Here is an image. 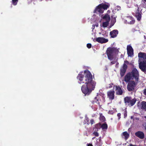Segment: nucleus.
Here are the masks:
<instances>
[{"mask_svg":"<svg viewBox=\"0 0 146 146\" xmlns=\"http://www.w3.org/2000/svg\"><path fill=\"white\" fill-rule=\"evenodd\" d=\"M77 78L79 84H84L82 87V92L85 95L89 94L95 88L96 84L92 80V76L90 72L86 70L84 72H80Z\"/></svg>","mask_w":146,"mask_h":146,"instance_id":"obj_1","label":"nucleus"},{"mask_svg":"<svg viewBox=\"0 0 146 146\" xmlns=\"http://www.w3.org/2000/svg\"><path fill=\"white\" fill-rule=\"evenodd\" d=\"M119 51L114 48H109L107 50V53L108 58L111 61V63L112 64L116 62L117 60V58L115 55L117 54Z\"/></svg>","mask_w":146,"mask_h":146,"instance_id":"obj_2","label":"nucleus"},{"mask_svg":"<svg viewBox=\"0 0 146 146\" xmlns=\"http://www.w3.org/2000/svg\"><path fill=\"white\" fill-rule=\"evenodd\" d=\"M139 68L143 72L146 71V54L140 52L138 55Z\"/></svg>","mask_w":146,"mask_h":146,"instance_id":"obj_3","label":"nucleus"},{"mask_svg":"<svg viewBox=\"0 0 146 146\" xmlns=\"http://www.w3.org/2000/svg\"><path fill=\"white\" fill-rule=\"evenodd\" d=\"M139 78V73L135 68H133L131 73H129L126 75L125 77V81L128 82L130 80H134L138 82Z\"/></svg>","mask_w":146,"mask_h":146,"instance_id":"obj_4","label":"nucleus"},{"mask_svg":"<svg viewBox=\"0 0 146 146\" xmlns=\"http://www.w3.org/2000/svg\"><path fill=\"white\" fill-rule=\"evenodd\" d=\"M110 6V4L109 3H102L100 4L95 8L94 12H97L100 13H104V10H107Z\"/></svg>","mask_w":146,"mask_h":146,"instance_id":"obj_5","label":"nucleus"},{"mask_svg":"<svg viewBox=\"0 0 146 146\" xmlns=\"http://www.w3.org/2000/svg\"><path fill=\"white\" fill-rule=\"evenodd\" d=\"M105 101L104 95L103 94H101L98 95L95 98L94 102L95 103L100 106V104Z\"/></svg>","mask_w":146,"mask_h":146,"instance_id":"obj_6","label":"nucleus"},{"mask_svg":"<svg viewBox=\"0 0 146 146\" xmlns=\"http://www.w3.org/2000/svg\"><path fill=\"white\" fill-rule=\"evenodd\" d=\"M134 80L130 81L128 83L127 86V89L129 91H131L134 90L137 82H135Z\"/></svg>","mask_w":146,"mask_h":146,"instance_id":"obj_7","label":"nucleus"},{"mask_svg":"<svg viewBox=\"0 0 146 146\" xmlns=\"http://www.w3.org/2000/svg\"><path fill=\"white\" fill-rule=\"evenodd\" d=\"M110 13L111 11L110 10H108L106 13L101 15L102 19L105 21H110Z\"/></svg>","mask_w":146,"mask_h":146,"instance_id":"obj_8","label":"nucleus"},{"mask_svg":"<svg viewBox=\"0 0 146 146\" xmlns=\"http://www.w3.org/2000/svg\"><path fill=\"white\" fill-rule=\"evenodd\" d=\"M129 63L127 61H125L123 64L122 68L120 69V75L121 76H123L125 73L126 71V69L127 68V64Z\"/></svg>","mask_w":146,"mask_h":146,"instance_id":"obj_9","label":"nucleus"},{"mask_svg":"<svg viewBox=\"0 0 146 146\" xmlns=\"http://www.w3.org/2000/svg\"><path fill=\"white\" fill-rule=\"evenodd\" d=\"M127 49L128 56L130 57L132 56L133 54V50L131 46L130 45H128Z\"/></svg>","mask_w":146,"mask_h":146,"instance_id":"obj_10","label":"nucleus"},{"mask_svg":"<svg viewBox=\"0 0 146 146\" xmlns=\"http://www.w3.org/2000/svg\"><path fill=\"white\" fill-rule=\"evenodd\" d=\"M124 19L126 21V23L129 24H133L135 22L133 18L131 16L126 17Z\"/></svg>","mask_w":146,"mask_h":146,"instance_id":"obj_11","label":"nucleus"},{"mask_svg":"<svg viewBox=\"0 0 146 146\" xmlns=\"http://www.w3.org/2000/svg\"><path fill=\"white\" fill-rule=\"evenodd\" d=\"M113 89L115 91L116 93L118 95H121L122 94L123 91L119 86H113Z\"/></svg>","mask_w":146,"mask_h":146,"instance_id":"obj_12","label":"nucleus"},{"mask_svg":"<svg viewBox=\"0 0 146 146\" xmlns=\"http://www.w3.org/2000/svg\"><path fill=\"white\" fill-rule=\"evenodd\" d=\"M96 40L98 42L101 43L107 42L108 41V39L105 38L103 37H98L96 38Z\"/></svg>","mask_w":146,"mask_h":146,"instance_id":"obj_13","label":"nucleus"},{"mask_svg":"<svg viewBox=\"0 0 146 146\" xmlns=\"http://www.w3.org/2000/svg\"><path fill=\"white\" fill-rule=\"evenodd\" d=\"M114 93L115 92L113 91L108 92V96L110 99L113 100L114 99Z\"/></svg>","mask_w":146,"mask_h":146,"instance_id":"obj_14","label":"nucleus"},{"mask_svg":"<svg viewBox=\"0 0 146 146\" xmlns=\"http://www.w3.org/2000/svg\"><path fill=\"white\" fill-rule=\"evenodd\" d=\"M118 31L117 30H114L111 31L110 33V35L112 38L116 37L118 34Z\"/></svg>","mask_w":146,"mask_h":146,"instance_id":"obj_15","label":"nucleus"},{"mask_svg":"<svg viewBox=\"0 0 146 146\" xmlns=\"http://www.w3.org/2000/svg\"><path fill=\"white\" fill-rule=\"evenodd\" d=\"M100 127H101L103 129H106L107 128L108 126L107 124L106 123H104L102 125L100 124H97L96 126V127L97 129L100 128Z\"/></svg>","mask_w":146,"mask_h":146,"instance_id":"obj_16","label":"nucleus"},{"mask_svg":"<svg viewBox=\"0 0 146 146\" xmlns=\"http://www.w3.org/2000/svg\"><path fill=\"white\" fill-rule=\"evenodd\" d=\"M116 16L114 15H112L111 16V24L110 26V27L111 28L112 27L114 24L116 22Z\"/></svg>","mask_w":146,"mask_h":146,"instance_id":"obj_17","label":"nucleus"},{"mask_svg":"<svg viewBox=\"0 0 146 146\" xmlns=\"http://www.w3.org/2000/svg\"><path fill=\"white\" fill-rule=\"evenodd\" d=\"M135 135L137 136L141 139L143 138L144 136L143 133L140 131L136 133Z\"/></svg>","mask_w":146,"mask_h":146,"instance_id":"obj_18","label":"nucleus"},{"mask_svg":"<svg viewBox=\"0 0 146 146\" xmlns=\"http://www.w3.org/2000/svg\"><path fill=\"white\" fill-rule=\"evenodd\" d=\"M138 9V8L137 9V11L136 13L135 16L137 20L138 21H140L141 19V15L140 13L139 12Z\"/></svg>","mask_w":146,"mask_h":146,"instance_id":"obj_19","label":"nucleus"},{"mask_svg":"<svg viewBox=\"0 0 146 146\" xmlns=\"http://www.w3.org/2000/svg\"><path fill=\"white\" fill-rule=\"evenodd\" d=\"M141 107L142 108L146 111V102H142L141 103Z\"/></svg>","mask_w":146,"mask_h":146,"instance_id":"obj_20","label":"nucleus"},{"mask_svg":"<svg viewBox=\"0 0 146 146\" xmlns=\"http://www.w3.org/2000/svg\"><path fill=\"white\" fill-rule=\"evenodd\" d=\"M131 98L129 97H126L125 98V103H127L128 105H129V103Z\"/></svg>","mask_w":146,"mask_h":146,"instance_id":"obj_21","label":"nucleus"},{"mask_svg":"<svg viewBox=\"0 0 146 146\" xmlns=\"http://www.w3.org/2000/svg\"><path fill=\"white\" fill-rule=\"evenodd\" d=\"M110 21H105L103 22L102 25V26L104 27H107L109 24Z\"/></svg>","mask_w":146,"mask_h":146,"instance_id":"obj_22","label":"nucleus"},{"mask_svg":"<svg viewBox=\"0 0 146 146\" xmlns=\"http://www.w3.org/2000/svg\"><path fill=\"white\" fill-rule=\"evenodd\" d=\"M136 101V100L135 98H133L132 99H131L129 103V104L131 105V106H133L135 103Z\"/></svg>","mask_w":146,"mask_h":146,"instance_id":"obj_23","label":"nucleus"},{"mask_svg":"<svg viewBox=\"0 0 146 146\" xmlns=\"http://www.w3.org/2000/svg\"><path fill=\"white\" fill-rule=\"evenodd\" d=\"M123 136H124V138L126 139L129 137V134L127 132H124L123 133Z\"/></svg>","mask_w":146,"mask_h":146,"instance_id":"obj_24","label":"nucleus"},{"mask_svg":"<svg viewBox=\"0 0 146 146\" xmlns=\"http://www.w3.org/2000/svg\"><path fill=\"white\" fill-rule=\"evenodd\" d=\"M100 119L102 121H104L105 119L104 117L101 114L100 115Z\"/></svg>","mask_w":146,"mask_h":146,"instance_id":"obj_25","label":"nucleus"},{"mask_svg":"<svg viewBox=\"0 0 146 146\" xmlns=\"http://www.w3.org/2000/svg\"><path fill=\"white\" fill-rule=\"evenodd\" d=\"M18 0H12V3L14 5H16L17 4Z\"/></svg>","mask_w":146,"mask_h":146,"instance_id":"obj_26","label":"nucleus"},{"mask_svg":"<svg viewBox=\"0 0 146 146\" xmlns=\"http://www.w3.org/2000/svg\"><path fill=\"white\" fill-rule=\"evenodd\" d=\"M121 9V7L119 6H117L115 8V10H116L117 11H119V10H120Z\"/></svg>","mask_w":146,"mask_h":146,"instance_id":"obj_27","label":"nucleus"},{"mask_svg":"<svg viewBox=\"0 0 146 146\" xmlns=\"http://www.w3.org/2000/svg\"><path fill=\"white\" fill-rule=\"evenodd\" d=\"M91 46L92 45L91 44L88 43L87 44V46L89 48H91Z\"/></svg>","mask_w":146,"mask_h":146,"instance_id":"obj_28","label":"nucleus"},{"mask_svg":"<svg viewBox=\"0 0 146 146\" xmlns=\"http://www.w3.org/2000/svg\"><path fill=\"white\" fill-rule=\"evenodd\" d=\"M94 135L96 136H98V134L97 132H94L93 133Z\"/></svg>","mask_w":146,"mask_h":146,"instance_id":"obj_29","label":"nucleus"},{"mask_svg":"<svg viewBox=\"0 0 146 146\" xmlns=\"http://www.w3.org/2000/svg\"><path fill=\"white\" fill-rule=\"evenodd\" d=\"M117 116L118 117V119H119L120 118L121 114L120 113H118L117 114Z\"/></svg>","mask_w":146,"mask_h":146,"instance_id":"obj_30","label":"nucleus"},{"mask_svg":"<svg viewBox=\"0 0 146 146\" xmlns=\"http://www.w3.org/2000/svg\"><path fill=\"white\" fill-rule=\"evenodd\" d=\"M98 23H96L95 25H93V27H94V28L95 26H96V27H98Z\"/></svg>","mask_w":146,"mask_h":146,"instance_id":"obj_31","label":"nucleus"},{"mask_svg":"<svg viewBox=\"0 0 146 146\" xmlns=\"http://www.w3.org/2000/svg\"><path fill=\"white\" fill-rule=\"evenodd\" d=\"M113 85V84H109V86L108 87L109 88H110L112 87Z\"/></svg>","mask_w":146,"mask_h":146,"instance_id":"obj_32","label":"nucleus"},{"mask_svg":"<svg viewBox=\"0 0 146 146\" xmlns=\"http://www.w3.org/2000/svg\"><path fill=\"white\" fill-rule=\"evenodd\" d=\"M143 94L144 95H146V89H145L143 91Z\"/></svg>","mask_w":146,"mask_h":146,"instance_id":"obj_33","label":"nucleus"},{"mask_svg":"<svg viewBox=\"0 0 146 146\" xmlns=\"http://www.w3.org/2000/svg\"><path fill=\"white\" fill-rule=\"evenodd\" d=\"M127 116V112H126V111L125 110V113H124V117H126Z\"/></svg>","mask_w":146,"mask_h":146,"instance_id":"obj_34","label":"nucleus"},{"mask_svg":"<svg viewBox=\"0 0 146 146\" xmlns=\"http://www.w3.org/2000/svg\"><path fill=\"white\" fill-rule=\"evenodd\" d=\"M143 126L145 129L146 130V123L143 124Z\"/></svg>","mask_w":146,"mask_h":146,"instance_id":"obj_35","label":"nucleus"},{"mask_svg":"<svg viewBox=\"0 0 146 146\" xmlns=\"http://www.w3.org/2000/svg\"><path fill=\"white\" fill-rule=\"evenodd\" d=\"M91 121V124H93L94 121H93V120H92V119L91 120V121Z\"/></svg>","mask_w":146,"mask_h":146,"instance_id":"obj_36","label":"nucleus"},{"mask_svg":"<svg viewBox=\"0 0 146 146\" xmlns=\"http://www.w3.org/2000/svg\"><path fill=\"white\" fill-rule=\"evenodd\" d=\"M87 146H93V145L92 144H87Z\"/></svg>","mask_w":146,"mask_h":146,"instance_id":"obj_37","label":"nucleus"},{"mask_svg":"<svg viewBox=\"0 0 146 146\" xmlns=\"http://www.w3.org/2000/svg\"><path fill=\"white\" fill-rule=\"evenodd\" d=\"M133 116H131V119H133Z\"/></svg>","mask_w":146,"mask_h":146,"instance_id":"obj_38","label":"nucleus"},{"mask_svg":"<svg viewBox=\"0 0 146 146\" xmlns=\"http://www.w3.org/2000/svg\"><path fill=\"white\" fill-rule=\"evenodd\" d=\"M118 64V63L116 64V66H117V65Z\"/></svg>","mask_w":146,"mask_h":146,"instance_id":"obj_39","label":"nucleus"},{"mask_svg":"<svg viewBox=\"0 0 146 146\" xmlns=\"http://www.w3.org/2000/svg\"><path fill=\"white\" fill-rule=\"evenodd\" d=\"M94 138V137H93V138H92V139H93Z\"/></svg>","mask_w":146,"mask_h":146,"instance_id":"obj_40","label":"nucleus"},{"mask_svg":"<svg viewBox=\"0 0 146 146\" xmlns=\"http://www.w3.org/2000/svg\"><path fill=\"white\" fill-rule=\"evenodd\" d=\"M143 0L144 1H146V0Z\"/></svg>","mask_w":146,"mask_h":146,"instance_id":"obj_41","label":"nucleus"},{"mask_svg":"<svg viewBox=\"0 0 146 146\" xmlns=\"http://www.w3.org/2000/svg\"><path fill=\"white\" fill-rule=\"evenodd\" d=\"M145 118H146V116H145Z\"/></svg>","mask_w":146,"mask_h":146,"instance_id":"obj_42","label":"nucleus"},{"mask_svg":"<svg viewBox=\"0 0 146 146\" xmlns=\"http://www.w3.org/2000/svg\"><path fill=\"white\" fill-rule=\"evenodd\" d=\"M125 22L126 23V22H125Z\"/></svg>","mask_w":146,"mask_h":146,"instance_id":"obj_43","label":"nucleus"}]
</instances>
